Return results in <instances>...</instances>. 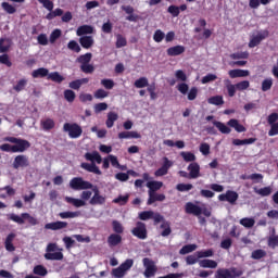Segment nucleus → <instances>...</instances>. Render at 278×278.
<instances>
[{
    "label": "nucleus",
    "mask_w": 278,
    "mask_h": 278,
    "mask_svg": "<svg viewBox=\"0 0 278 278\" xmlns=\"http://www.w3.org/2000/svg\"><path fill=\"white\" fill-rule=\"evenodd\" d=\"M140 220H149L153 218V211H143L139 213Z\"/></svg>",
    "instance_id": "obj_55"
},
{
    "label": "nucleus",
    "mask_w": 278,
    "mask_h": 278,
    "mask_svg": "<svg viewBox=\"0 0 278 278\" xmlns=\"http://www.w3.org/2000/svg\"><path fill=\"white\" fill-rule=\"evenodd\" d=\"M149 199H148V205H153V203H155V201H166V195L164 193H156L154 192H149Z\"/></svg>",
    "instance_id": "obj_19"
},
{
    "label": "nucleus",
    "mask_w": 278,
    "mask_h": 278,
    "mask_svg": "<svg viewBox=\"0 0 278 278\" xmlns=\"http://www.w3.org/2000/svg\"><path fill=\"white\" fill-rule=\"evenodd\" d=\"M60 36H62V30H60L58 28L54 29L50 35L51 45H53V42H55V40H58V38H60Z\"/></svg>",
    "instance_id": "obj_59"
},
{
    "label": "nucleus",
    "mask_w": 278,
    "mask_h": 278,
    "mask_svg": "<svg viewBox=\"0 0 278 278\" xmlns=\"http://www.w3.org/2000/svg\"><path fill=\"white\" fill-rule=\"evenodd\" d=\"M254 192L260 194V197H270L273 193V187H265V188H254Z\"/></svg>",
    "instance_id": "obj_34"
},
{
    "label": "nucleus",
    "mask_w": 278,
    "mask_h": 278,
    "mask_svg": "<svg viewBox=\"0 0 278 278\" xmlns=\"http://www.w3.org/2000/svg\"><path fill=\"white\" fill-rule=\"evenodd\" d=\"M90 60H92V53H86L80 55L77 59V62H79V64L84 65V64H88L90 62Z\"/></svg>",
    "instance_id": "obj_51"
},
{
    "label": "nucleus",
    "mask_w": 278,
    "mask_h": 278,
    "mask_svg": "<svg viewBox=\"0 0 278 278\" xmlns=\"http://www.w3.org/2000/svg\"><path fill=\"white\" fill-rule=\"evenodd\" d=\"M116 121H118V114L115 112H109L106 123H105L106 127L109 129H112V127H114V123H116Z\"/></svg>",
    "instance_id": "obj_30"
},
{
    "label": "nucleus",
    "mask_w": 278,
    "mask_h": 278,
    "mask_svg": "<svg viewBox=\"0 0 278 278\" xmlns=\"http://www.w3.org/2000/svg\"><path fill=\"white\" fill-rule=\"evenodd\" d=\"M127 46V39H125V37H123V35H117L116 36V47L117 49H121L123 47Z\"/></svg>",
    "instance_id": "obj_54"
},
{
    "label": "nucleus",
    "mask_w": 278,
    "mask_h": 278,
    "mask_svg": "<svg viewBox=\"0 0 278 278\" xmlns=\"http://www.w3.org/2000/svg\"><path fill=\"white\" fill-rule=\"evenodd\" d=\"M162 186H164V182L162 181H157V180H149L147 182V188H149V192L153 193V192H157V190H160L162 188Z\"/></svg>",
    "instance_id": "obj_24"
},
{
    "label": "nucleus",
    "mask_w": 278,
    "mask_h": 278,
    "mask_svg": "<svg viewBox=\"0 0 278 278\" xmlns=\"http://www.w3.org/2000/svg\"><path fill=\"white\" fill-rule=\"evenodd\" d=\"M129 201V194L119 195L118 198L113 200V203H117L118 205H125Z\"/></svg>",
    "instance_id": "obj_57"
},
{
    "label": "nucleus",
    "mask_w": 278,
    "mask_h": 278,
    "mask_svg": "<svg viewBox=\"0 0 278 278\" xmlns=\"http://www.w3.org/2000/svg\"><path fill=\"white\" fill-rule=\"evenodd\" d=\"M122 240H123V237H121V235L113 233L109 237L108 242L110 247H116L121 244Z\"/></svg>",
    "instance_id": "obj_33"
},
{
    "label": "nucleus",
    "mask_w": 278,
    "mask_h": 278,
    "mask_svg": "<svg viewBox=\"0 0 278 278\" xmlns=\"http://www.w3.org/2000/svg\"><path fill=\"white\" fill-rule=\"evenodd\" d=\"M12 47V39L10 38H0V53H8Z\"/></svg>",
    "instance_id": "obj_27"
},
{
    "label": "nucleus",
    "mask_w": 278,
    "mask_h": 278,
    "mask_svg": "<svg viewBox=\"0 0 278 278\" xmlns=\"http://www.w3.org/2000/svg\"><path fill=\"white\" fill-rule=\"evenodd\" d=\"M173 166V161L168 160V157H163L162 166L154 172L156 177H164V175H168V170Z\"/></svg>",
    "instance_id": "obj_12"
},
{
    "label": "nucleus",
    "mask_w": 278,
    "mask_h": 278,
    "mask_svg": "<svg viewBox=\"0 0 278 278\" xmlns=\"http://www.w3.org/2000/svg\"><path fill=\"white\" fill-rule=\"evenodd\" d=\"M192 185L191 184H178L176 186V190H178L179 192H188L190 190H192Z\"/></svg>",
    "instance_id": "obj_53"
},
{
    "label": "nucleus",
    "mask_w": 278,
    "mask_h": 278,
    "mask_svg": "<svg viewBox=\"0 0 278 278\" xmlns=\"http://www.w3.org/2000/svg\"><path fill=\"white\" fill-rule=\"evenodd\" d=\"M228 75L231 79H236L238 77H249L251 73L248 70H230Z\"/></svg>",
    "instance_id": "obj_21"
},
{
    "label": "nucleus",
    "mask_w": 278,
    "mask_h": 278,
    "mask_svg": "<svg viewBox=\"0 0 278 278\" xmlns=\"http://www.w3.org/2000/svg\"><path fill=\"white\" fill-rule=\"evenodd\" d=\"M93 29L92 26L83 25L77 28L76 34L77 36H85V34H92Z\"/></svg>",
    "instance_id": "obj_37"
},
{
    "label": "nucleus",
    "mask_w": 278,
    "mask_h": 278,
    "mask_svg": "<svg viewBox=\"0 0 278 278\" xmlns=\"http://www.w3.org/2000/svg\"><path fill=\"white\" fill-rule=\"evenodd\" d=\"M25 86H27V79L22 78L17 81V84L13 87V90H15V92H21L23 90H25Z\"/></svg>",
    "instance_id": "obj_47"
},
{
    "label": "nucleus",
    "mask_w": 278,
    "mask_h": 278,
    "mask_svg": "<svg viewBox=\"0 0 278 278\" xmlns=\"http://www.w3.org/2000/svg\"><path fill=\"white\" fill-rule=\"evenodd\" d=\"M101 85L106 89V90H112L114 88V80L112 79H102Z\"/></svg>",
    "instance_id": "obj_60"
},
{
    "label": "nucleus",
    "mask_w": 278,
    "mask_h": 278,
    "mask_svg": "<svg viewBox=\"0 0 278 278\" xmlns=\"http://www.w3.org/2000/svg\"><path fill=\"white\" fill-rule=\"evenodd\" d=\"M270 88H273V78H265L262 81V91L263 92H268V90H270Z\"/></svg>",
    "instance_id": "obj_46"
},
{
    "label": "nucleus",
    "mask_w": 278,
    "mask_h": 278,
    "mask_svg": "<svg viewBox=\"0 0 278 278\" xmlns=\"http://www.w3.org/2000/svg\"><path fill=\"white\" fill-rule=\"evenodd\" d=\"M186 51L184 46H174L167 49V55L175 58L177 55H181Z\"/></svg>",
    "instance_id": "obj_26"
},
{
    "label": "nucleus",
    "mask_w": 278,
    "mask_h": 278,
    "mask_svg": "<svg viewBox=\"0 0 278 278\" xmlns=\"http://www.w3.org/2000/svg\"><path fill=\"white\" fill-rule=\"evenodd\" d=\"M80 45L84 49H90L92 45H94V39L90 36H85L80 38Z\"/></svg>",
    "instance_id": "obj_35"
},
{
    "label": "nucleus",
    "mask_w": 278,
    "mask_h": 278,
    "mask_svg": "<svg viewBox=\"0 0 278 278\" xmlns=\"http://www.w3.org/2000/svg\"><path fill=\"white\" fill-rule=\"evenodd\" d=\"M249 86H251V83H249V80H243V81L236 84L237 90H247L249 88Z\"/></svg>",
    "instance_id": "obj_63"
},
{
    "label": "nucleus",
    "mask_w": 278,
    "mask_h": 278,
    "mask_svg": "<svg viewBox=\"0 0 278 278\" xmlns=\"http://www.w3.org/2000/svg\"><path fill=\"white\" fill-rule=\"evenodd\" d=\"M34 275H39V277H47V268L42 265H37L33 269Z\"/></svg>",
    "instance_id": "obj_40"
},
{
    "label": "nucleus",
    "mask_w": 278,
    "mask_h": 278,
    "mask_svg": "<svg viewBox=\"0 0 278 278\" xmlns=\"http://www.w3.org/2000/svg\"><path fill=\"white\" fill-rule=\"evenodd\" d=\"M231 60H249V52H236L230 54Z\"/></svg>",
    "instance_id": "obj_45"
},
{
    "label": "nucleus",
    "mask_w": 278,
    "mask_h": 278,
    "mask_svg": "<svg viewBox=\"0 0 278 278\" xmlns=\"http://www.w3.org/2000/svg\"><path fill=\"white\" fill-rule=\"evenodd\" d=\"M207 102L210 103V105H223V103H225V101L223 100V96L211 97L208 98Z\"/></svg>",
    "instance_id": "obj_41"
},
{
    "label": "nucleus",
    "mask_w": 278,
    "mask_h": 278,
    "mask_svg": "<svg viewBox=\"0 0 278 278\" xmlns=\"http://www.w3.org/2000/svg\"><path fill=\"white\" fill-rule=\"evenodd\" d=\"M268 247H270L271 249H275V247H278V236L269 237Z\"/></svg>",
    "instance_id": "obj_64"
},
{
    "label": "nucleus",
    "mask_w": 278,
    "mask_h": 278,
    "mask_svg": "<svg viewBox=\"0 0 278 278\" xmlns=\"http://www.w3.org/2000/svg\"><path fill=\"white\" fill-rule=\"evenodd\" d=\"M218 199L220 201H227L228 203L233 205V203L238 201V192L229 190L226 193L219 194Z\"/></svg>",
    "instance_id": "obj_15"
},
{
    "label": "nucleus",
    "mask_w": 278,
    "mask_h": 278,
    "mask_svg": "<svg viewBox=\"0 0 278 278\" xmlns=\"http://www.w3.org/2000/svg\"><path fill=\"white\" fill-rule=\"evenodd\" d=\"M29 166V159L25 154H18L13 160V168L18 170V168H27Z\"/></svg>",
    "instance_id": "obj_11"
},
{
    "label": "nucleus",
    "mask_w": 278,
    "mask_h": 278,
    "mask_svg": "<svg viewBox=\"0 0 278 278\" xmlns=\"http://www.w3.org/2000/svg\"><path fill=\"white\" fill-rule=\"evenodd\" d=\"M240 225H242V227H245V229H251L252 227L255 226V218L253 217L241 218Z\"/></svg>",
    "instance_id": "obj_31"
},
{
    "label": "nucleus",
    "mask_w": 278,
    "mask_h": 278,
    "mask_svg": "<svg viewBox=\"0 0 278 278\" xmlns=\"http://www.w3.org/2000/svg\"><path fill=\"white\" fill-rule=\"evenodd\" d=\"M213 125L220 131V134H231V128L223 122L213 121Z\"/></svg>",
    "instance_id": "obj_29"
},
{
    "label": "nucleus",
    "mask_w": 278,
    "mask_h": 278,
    "mask_svg": "<svg viewBox=\"0 0 278 278\" xmlns=\"http://www.w3.org/2000/svg\"><path fill=\"white\" fill-rule=\"evenodd\" d=\"M134 266V260L128 258L124 263H122L117 268L112 270V275L115 278H123L127 275V271L131 269Z\"/></svg>",
    "instance_id": "obj_5"
},
{
    "label": "nucleus",
    "mask_w": 278,
    "mask_h": 278,
    "mask_svg": "<svg viewBox=\"0 0 278 278\" xmlns=\"http://www.w3.org/2000/svg\"><path fill=\"white\" fill-rule=\"evenodd\" d=\"M197 249H198L197 244H188L182 247L179 253L180 255H188V253H192V251H197Z\"/></svg>",
    "instance_id": "obj_42"
},
{
    "label": "nucleus",
    "mask_w": 278,
    "mask_h": 278,
    "mask_svg": "<svg viewBox=\"0 0 278 278\" xmlns=\"http://www.w3.org/2000/svg\"><path fill=\"white\" fill-rule=\"evenodd\" d=\"M187 170L189 172L190 179H199L201 177V166L197 162L189 164Z\"/></svg>",
    "instance_id": "obj_14"
},
{
    "label": "nucleus",
    "mask_w": 278,
    "mask_h": 278,
    "mask_svg": "<svg viewBox=\"0 0 278 278\" xmlns=\"http://www.w3.org/2000/svg\"><path fill=\"white\" fill-rule=\"evenodd\" d=\"M113 225V230L115 231V233H123L124 231V228H123V224L117 222V220H114L112 223Z\"/></svg>",
    "instance_id": "obj_61"
},
{
    "label": "nucleus",
    "mask_w": 278,
    "mask_h": 278,
    "mask_svg": "<svg viewBox=\"0 0 278 278\" xmlns=\"http://www.w3.org/2000/svg\"><path fill=\"white\" fill-rule=\"evenodd\" d=\"M1 7H2V10L7 12V14H14L16 12V8H14V5L8 2H2Z\"/></svg>",
    "instance_id": "obj_50"
},
{
    "label": "nucleus",
    "mask_w": 278,
    "mask_h": 278,
    "mask_svg": "<svg viewBox=\"0 0 278 278\" xmlns=\"http://www.w3.org/2000/svg\"><path fill=\"white\" fill-rule=\"evenodd\" d=\"M175 77L178 81H186L188 79V76L181 70L175 72Z\"/></svg>",
    "instance_id": "obj_62"
},
{
    "label": "nucleus",
    "mask_w": 278,
    "mask_h": 278,
    "mask_svg": "<svg viewBox=\"0 0 278 278\" xmlns=\"http://www.w3.org/2000/svg\"><path fill=\"white\" fill-rule=\"evenodd\" d=\"M72 190H92L93 186L90 181L84 180L81 177H74L70 180Z\"/></svg>",
    "instance_id": "obj_4"
},
{
    "label": "nucleus",
    "mask_w": 278,
    "mask_h": 278,
    "mask_svg": "<svg viewBox=\"0 0 278 278\" xmlns=\"http://www.w3.org/2000/svg\"><path fill=\"white\" fill-rule=\"evenodd\" d=\"M228 127H232V129H235L238 134H242L244 131H247V128L240 124V122L238 119H230L227 123Z\"/></svg>",
    "instance_id": "obj_23"
},
{
    "label": "nucleus",
    "mask_w": 278,
    "mask_h": 278,
    "mask_svg": "<svg viewBox=\"0 0 278 278\" xmlns=\"http://www.w3.org/2000/svg\"><path fill=\"white\" fill-rule=\"evenodd\" d=\"M45 258L52 260V261H60V260H64V254L62 253V249H61V250H56L55 252H47L45 254Z\"/></svg>",
    "instance_id": "obj_25"
},
{
    "label": "nucleus",
    "mask_w": 278,
    "mask_h": 278,
    "mask_svg": "<svg viewBox=\"0 0 278 278\" xmlns=\"http://www.w3.org/2000/svg\"><path fill=\"white\" fill-rule=\"evenodd\" d=\"M132 236L139 238V240H147V225L144 223L138 222L136 227L131 230Z\"/></svg>",
    "instance_id": "obj_10"
},
{
    "label": "nucleus",
    "mask_w": 278,
    "mask_h": 278,
    "mask_svg": "<svg viewBox=\"0 0 278 278\" xmlns=\"http://www.w3.org/2000/svg\"><path fill=\"white\" fill-rule=\"evenodd\" d=\"M92 199V191L85 189L80 193L79 198L65 197L66 203H70L74 207H86L88 205V201Z\"/></svg>",
    "instance_id": "obj_1"
},
{
    "label": "nucleus",
    "mask_w": 278,
    "mask_h": 278,
    "mask_svg": "<svg viewBox=\"0 0 278 278\" xmlns=\"http://www.w3.org/2000/svg\"><path fill=\"white\" fill-rule=\"evenodd\" d=\"M60 218L66 219V218H79V216H81V213L79 211H75V212H62L59 214Z\"/></svg>",
    "instance_id": "obj_32"
},
{
    "label": "nucleus",
    "mask_w": 278,
    "mask_h": 278,
    "mask_svg": "<svg viewBox=\"0 0 278 278\" xmlns=\"http://www.w3.org/2000/svg\"><path fill=\"white\" fill-rule=\"evenodd\" d=\"M180 156L185 162H197V155L192 152H180Z\"/></svg>",
    "instance_id": "obj_39"
},
{
    "label": "nucleus",
    "mask_w": 278,
    "mask_h": 278,
    "mask_svg": "<svg viewBox=\"0 0 278 278\" xmlns=\"http://www.w3.org/2000/svg\"><path fill=\"white\" fill-rule=\"evenodd\" d=\"M199 255H197V252L194 254L188 255L186 257V262L188 264V266H193V264H199Z\"/></svg>",
    "instance_id": "obj_49"
},
{
    "label": "nucleus",
    "mask_w": 278,
    "mask_h": 278,
    "mask_svg": "<svg viewBox=\"0 0 278 278\" xmlns=\"http://www.w3.org/2000/svg\"><path fill=\"white\" fill-rule=\"evenodd\" d=\"M64 99L68 102V103H73V101H75V91L67 89L64 91Z\"/></svg>",
    "instance_id": "obj_52"
},
{
    "label": "nucleus",
    "mask_w": 278,
    "mask_h": 278,
    "mask_svg": "<svg viewBox=\"0 0 278 278\" xmlns=\"http://www.w3.org/2000/svg\"><path fill=\"white\" fill-rule=\"evenodd\" d=\"M185 212L187 214H193V216H201V206L192 203V202H188L186 205H185Z\"/></svg>",
    "instance_id": "obj_16"
},
{
    "label": "nucleus",
    "mask_w": 278,
    "mask_h": 278,
    "mask_svg": "<svg viewBox=\"0 0 278 278\" xmlns=\"http://www.w3.org/2000/svg\"><path fill=\"white\" fill-rule=\"evenodd\" d=\"M48 79H50V81H55V84H62V81H64V76L59 72H52L48 75Z\"/></svg>",
    "instance_id": "obj_36"
},
{
    "label": "nucleus",
    "mask_w": 278,
    "mask_h": 278,
    "mask_svg": "<svg viewBox=\"0 0 278 278\" xmlns=\"http://www.w3.org/2000/svg\"><path fill=\"white\" fill-rule=\"evenodd\" d=\"M41 127L45 129V131H49L55 127V122L51 118L43 119L41 121Z\"/></svg>",
    "instance_id": "obj_38"
},
{
    "label": "nucleus",
    "mask_w": 278,
    "mask_h": 278,
    "mask_svg": "<svg viewBox=\"0 0 278 278\" xmlns=\"http://www.w3.org/2000/svg\"><path fill=\"white\" fill-rule=\"evenodd\" d=\"M93 190V195L89 200L90 205H104L105 204V197L101 195L99 192V189L96 187L92 189Z\"/></svg>",
    "instance_id": "obj_13"
},
{
    "label": "nucleus",
    "mask_w": 278,
    "mask_h": 278,
    "mask_svg": "<svg viewBox=\"0 0 278 278\" xmlns=\"http://www.w3.org/2000/svg\"><path fill=\"white\" fill-rule=\"evenodd\" d=\"M31 77H34V79H38L40 77H47L49 79V70L45 67L34 70L31 73Z\"/></svg>",
    "instance_id": "obj_28"
},
{
    "label": "nucleus",
    "mask_w": 278,
    "mask_h": 278,
    "mask_svg": "<svg viewBox=\"0 0 278 278\" xmlns=\"http://www.w3.org/2000/svg\"><path fill=\"white\" fill-rule=\"evenodd\" d=\"M161 229H163V231L161 232V236H163V238H166V236H170V224H168V222H163L161 224Z\"/></svg>",
    "instance_id": "obj_48"
},
{
    "label": "nucleus",
    "mask_w": 278,
    "mask_h": 278,
    "mask_svg": "<svg viewBox=\"0 0 278 278\" xmlns=\"http://www.w3.org/2000/svg\"><path fill=\"white\" fill-rule=\"evenodd\" d=\"M85 160H87V162H91L94 164V162L97 164H101V162H103V159L101 157V154H99V152L93 151V152H87L85 154Z\"/></svg>",
    "instance_id": "obj_18"
},
{
    "label": "nucleus",
    "mask_w": 278,
    "mask_h": 278,
    "mask_svg": "<svg viewBox=\"0 0 278 278\" xmlns=\"http://www.w3.org/2000/svg\"><path fill=\"white\" fill-rule=\"evenodd\" d=\"M68 223L66 222H53L45 225V229H51V231H58L59 229H66Z\"/></svg>",
    "instance_id": "obj_17"
},
{
    "label": "nucleus",
    "mask_w": 278,
    "mask_h": 278,
    "mask_svg": "<svg viewBox=\"0 0 278 278\" xmlns=\"http://www.w3.org/2000/svg\"><path fill=\"white\" fill-rule=\"evenodd\" d=\"M80 167L88 173H93L94 175H101V169L97 166L96 163H81Z\"/></svg>",
    "instance_id": "obj_20"
},
{
    "label": "nucleus",
    "mask_w": 278,
    "mask_h": 278,
    "mask_svg": "<svg viewBox=\"0 0 278 278\" xmlns=\"http://www.w3.org/2000/svg\"><path fill=\"white\" fill-rule=\"evenodd\" d=\"M67 48L71 49V51H75L76 53L81 51V47H79V43H77L75 40H71L67 45Z\"/></svg>",
    "instance_id": "obj_56"
},
{
    "label": "nucleus",
    "mask_w": 278,
    "mask_h": 278,
    "mask_svg": "<svg viewBox=\"0 0 278 278\" xmlns=\"http://www.w3.org/2000/svg\"><path fill=\"white\" fill-rule=\"evenodd\" d=\"M197 255L200 260H203V257H213L214 256V250H201L197 252Z\"/></svg>",
    "instance_id": "obj_44"
},
{
    "label": "nucleus",
    "mask_w": 278,
    "mask_h": 278,
    "mask_svg": "<svg viewBox=\"0 0 278 278\" xmlns=\"http://www.w3.org/2000/svg\"><path fill=\"white\" fill-rule=\"evenodd\" d=\"M3 142H10L11 144H13L14 153H25V151H27V149L31 147L29 141L15 137H5L3 139Z\"/></svg>",
    "instance_id": "obj_2"
},
{
    "label": "nucleus",
    "mask_w": 278,
    "mask_h": 278,
    "mask_svg": "<svg viewBox=\"0 0 278 278\" xmlns=\"http://www.w3.org/2000/svg\"><path fill=\"white\" fill-rule=\"evenodd\" d=\"M242 275V270L237 268H219L215 274V278H236Z\"/></svg>",
    "instance_id": "obj_8"
},
{
    "label": "nucleus",
    "mask_w": 278,
    "mask_h": 278,
    "mask_svg": "<svg viewBox=\"0 0 278 278\" xmlns=\"http://www.w3.org/2000/svg\"><path fill=\"white\" fill-rule=\"evenodd\" d=\"M200 268H218V263L214 260L204 258L199 261Z\"/></svg>",
    "instance_id": "obj_22"
},
{
    "label": "nucleus",
    "mask_w": 278,
    "mask_h": 278,
    "mask_svg": "<svg viewBox=\"0 0 278 278\" xmlns=\"http://www.w3.org/2000/svg\"><path fill=\"white\" fill-rule=\"evenodd\" d=\"M143 267L146 268L143 275L146 278L155 277V273H157V265L151 258H143Z\"/></svg>",
    "instance_id": "obj_9"
},
{
    "label": "nucleus",
    "mask_w": 278,
    "mask_h": 278,
    "mask_svg": "<svg viewBox=\"0 0 278 278\" xmlns=\"http://www.w3.org/2000/svg\"><path fill=\"white\" fill-rule=\"evenodd\" d=\"M147 86H149L148 77H140L135 81V88H147Z\"/></svg>",
    "instance_id": "obj_43"
},
{
    "label": "nucleus",
    "mask_w": 278,
    "mask_h": 278,
    "mask_svg": "<svg viewBox=\"0 0 278 278\" xmlns=\"http://www.w3.org/2000/svg\"><path fill=\"white\" fill-rule=\"evenodd\" d=\"M268 30H258L253 33L250 36L249 48L254 49V47L260 46L262 40H266V38H268Z\"/></svg>",
    "instance_id": "obj_7"
},
{
    "label": "nucleus",
    "mask_w": 278,
    "mask_h": 278,
    "mask_svg": "<svg viewBox=\"0 0 278 278\" xmlns=\"http://www.w3.org/2000/svg\"><path fill=\"white\" fill-rule=\"evenodd\" d=\"M63 131L68 134L70 138L72 139H77L81 137V134H84V130L81 129V126L78 124H71V123H65L63 126Z\"/></svg>",
    "instance_id": "obj_6"
},
{
    "label": "nucleus",
    "mask_w": 278,
    "mask_h": 278,
    "mask_svg": "<svg viewBox=\"0 0 278 278\" xmlns=\"http://www.w3.org/2000/svg\"><path fill=\"white\" fill-rule=\"evenodd\" d=\"M9 220L16 223L17 225H25V220L29 223V225L36 226L38 225V219L34 216H30L29 213H22L21 215L10 213L7 215Z\"/></svg>",
    "instance_id": "obj_3"
},
{
    "label": "nucleus",
    "mask_w": 278,
    "mask_h": 278,
    "mask_svg": "<svg viewBox=\"0 0 278 278\" xmlns=\"http://www.w3.org/2000/svg\"><path fill=\"white\" fill-rule=\"evenodd\" d=\"M164 31L157 29L153 35L154 42H162L164 40Z\"/></svg>",
    "instance_id": "obj_58"
}]
</instances>
